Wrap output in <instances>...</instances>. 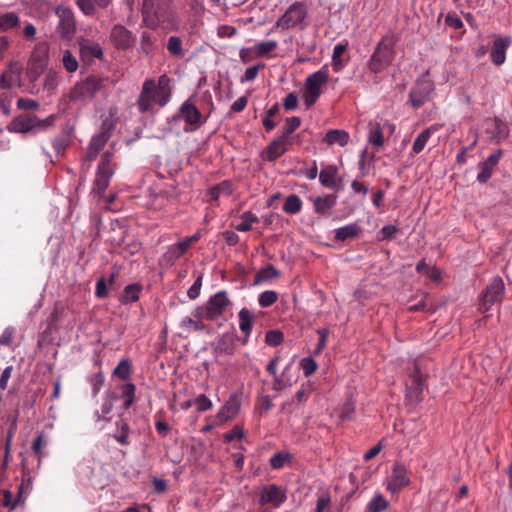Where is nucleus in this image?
<instances>
[{
  "instance_id": "f8f14e48",
  "label": "nucleus",
  "mask_w": 512,
  "mask_h": 512,
  "mask_svg": "<svg viewBox=\"0 0 512 512\" xmlns=\"http://www.w3.org/2000/svg\"><path fill=\"white\" fill-rule=\"evenodd\" d=\"M307 16V11L301 2L293 3L275 23L276 28L287 30L302 23Z\"/></svg>"
},
{
  "instance_id": "c85d7f7f",
  "label": "nucleus",
  "mask_w": 512,
  "mask_h": 512,
  "mask_svg": "<svg viewBox=\"0 0 512 512\" xmlns=\"http://www.w3.org/2000/svg\"><path fill=\"white\" fill-rule=\"evenodd\" d=\"M111 2L112 0H76L77 6L86 16H93L96 13L95 5L106 8Z\"/></svg>"
},
{
  "instance_id": "bb28decb",
  "label": "nucleus",
  "mask_w": 512,
  "mask_h": 512,
  "mask_svg": "<svg viewBox=\"0 0 512 512\" xmlns=\"http://www.w3.org/2000/svg\"><path fill=\"white\" fill-rule=\"evenodd\" d=\"M238 317L239 328L241 332L245 334V338L243 339V344H245L253 328V314L247 308H242L239 311Z\"/></svg>"
},
{
  "instance_id": "6ab92c4d",
  "label": "nucleus",
  "mask_w": 512,
  "mask_h": 512,
  "mask_svg": "<svg viewBox=\"0 0 512 512\" xmlns=\"http://www.w3.org/2000/svg\"><path fill=\"white\" fill-rule=\"evenodd\" d=\"M240 407V397L235 393L230 395L229 399L225 402V404L219 409L218 413L216 414L217 424H223L228 420L234 418L239 412Z\"/></svg>"
},
{
  "instance_id": "39448f33",
  "label": "nucleus",
  "mask_w": 512,
  "mask_h": 512,
  "mask_svg": "<svg viewBox=\"0 0 512 512\" xmlns=\"http://www.w3.org/2000/svg\"><path fill=\"white\" fill-rule=\"evenodd\" d=\"M113 153L104 152L97 167L96 177L92 191L99 197H103L114 174L115 164L112 162Z\"/></svg>"
},
{
  "instance_id": "2eb2a0df",
  "label": "nucleus",
  "mask_w": 512,
  "mask_h": 512,
  "mask_svg": "<svg viewBox=\"0 0 512 512\" xmlns=\"http://www.w3.org/2000/svg\"><path fill=\"white\" fill-rule=\"evenodd\" d=\"M237 337L234 333L226 332L211 342L215 357L232 356L236 350Z\"/></svg>"
},
{
  "instance_id": "9b49d317",
  "label": "nucleus",
  "mask_w": 512,
  "mask_h": 512,
  "mask_svg": "<svg viewBox=\"0 0 512 512\" xmlns=\"http://www.w3.org/2000/svg\"><path fill=\"white\" fill-rule=\"evenodd\" d=\"M433 90L432 81L425 77L418 79L409 92L410 105L415 109L422 107L430 99Z\"/></svg>"
},
{
  "instance_id": "0eeeda50",
  "label": "nucleus",
  "mask_w": 512,
  "mask_h": 512,
  "mask_svg": "<svg viewBox=\"0 0 512 512\" xmlns=\"http://www.w3.org/2000/svg\"><path fill=\"white\" fill-rule=\"evenodd\" d=\"M505 294V285L500 276H495L479 296V310L485 313L491 307L502 301Z\"/></svg>"
},
{
  "instance_id": "72a5a7b5",
  "label": "nucleus",
  "mask_w": 512,
  "mask_h": 512,
  "mask_svg": "<svg viewBox=\"0 0 512 512\" xmlns=\"http://www.w3.org/2000/svg\"><path fill=\"white\" fill-rule=\"evenodd\" d=\"M437 129L435 127H428L424 129L414 140L412 151L414 154H419L425 148L428 140L431 137V134L435 132Z\"/></svg>"
},
{
  "instance_id": "2f4dec72",
  "label": "nucleus",
  "mask_w": 512,
  "mask_h": 512,
  "mask_svg": "<svg viewBox=\"0 0 512 512\" xmlns=\"http://www.w3.org/2000/svg\"><path fill=\"white\" fill-rule=\"evenodd\" d=\"M280 276V271L277 270L272 264H268L256 273L254 279V285H258L262 282L278 278Z\"/></svg>"
},
{
  "instance_id": "7ed1b4c3",
  "label": "nucleus",
  "mask_w": 512,
  "mask_h": 512,
  "mask_svg": "<svg viewBox=\"0 0 512 512\" xmlns=\"http://www.w3.org/2000/svg\"><path fill=\"white\" fill-rule=\"evenodd\" d=\"M397 41L398 36L394 33H388L381 38L366 63L371 73L383 72L392 64L396 55L395 45Z\"/></svg>"
},
{
  "instance_id": "3c124183",
  "label": "nucleus",
  "mask_w": 512,
  "mask_h": 512,
  "mask_svg": "<svg viewBox=\"0 0 512 512\" xmlns=\"http://www.w3.org/2000/svg\"><path fill=\"white\" fill-rule=\"evenodd\" d=\"M347 50V44L339 43L335 45L332 54V66L335 71H338L342 67L341 57Z\"/></svg>"
},
{
  "instance_id": "09e8293b",
  "label": "nucleus",
  "mask_w": 512,
  "mask_h": 512,
  "mask_svg": "<svg viewBox=\"0 0 512 512\" xmlns=\"http://www.w3.org/2000/svg\"><path fill=\"white\" fill-rule=\"evenodd\" d=\"M180 327L186 331L190 332L194 331H203L206 328V325L199 320H194L191 317H184L180 322Z\"/></svg>"
},
{
  "instance_id": "f3484780",
  "label": "nucleus",
  "mask_w": 512,
  "mask_h": 512,
  "mask_svg": "<svg viewBox=\"0 0 512 512\" xmlns=\"http://www.w3.org/2000/svg\"><path fill=\"white\" fill-rule=\"evenodd\" d=\"M512 44V37L509 35H498L493 41L490 58L494 65L501 66L506 61V52Z\"/></svg>"
},
{
  "instance_id": "052dcab7",
  "label": "nucleus",
  "mask_w": 512,
  "mask_h": 512,
  "mask_svg": "<svg viewBox=\"0 0 512 512\" xmlns=\"http://www.w3.org/2000/svg\"><path fill=\"white\" fill-rule=\"evenodd\" d=\"M305 377L311 376L317 369L316 361L311 357L303 358L300 362Z\"/></svg>"
},
{
  "instance_id": "5701e85b",
  "label": "nucleus",
  "mask_w": 512,
  "mask_h": 512,
  "mask_svg": "<svg viewBox=\"0 0 512 512\" xmlns=\"http://www.w3.org/2000/svg\"><path fill=\"white\" fill-rule=\"evenodd\" d=\"M79 54L81 60L86 64L92 63L94 58H103L101 46L98 43H93L85 39L79 42Z\"/></svg>"
},
{
  "instance_id": "dca6fc26",
  "label": "nucleus",
  "mask_w": 512,
  "mask_h": 512,
  "mask_svg": "<svg viewBox=\"0 0 512 512\" xmlns=\"http://www.w3.org/2000/svg\"><path fill=\"white\" fill-rule=\"evenodd\" d=\"M291 144V140H285L281 136H277L261 152L260 157L265 161L274 162L288 151Z\"/></svg>"
},
{
  "instance_id": "c03bdc74",
  "label": "nucleus",
  "mask_w": 512,
  "mask_h": 512,
  "mask_svg": "<svg viewBox=\"0 0 512 512\" xmlns=\"http://www.w3.org/2000/svg\"><path fill=\"white\" fill-rule=\"evenodd\" d=\"M389 506V502L380 493L376 494L368 503L367 512H383Z\"/></svg>"
},
{
  "instance_id": "a211bd4d",
  "label": "nucleus",
  "mask_w": 512,
  "mask_h": 512,
  "mask_svg": "<svg viewBox=\"0 0 512 512\" xmlns=\"http://www.w3.org/2000/svg\"><path fill=\"white\" fill-rule=\"evenodd\" d=\"M484 125L486 132L491 135V139L497 143L507 139L510 134L507 123L498 117L486 119Z\"/></svg>"
},
{
  "instance_id": "a19ab883",
  "label": "nucleus",
  "mask_w": 512,
  "mask_h": 512,
  "mask_svg": "<svg viewBox=\"0 0 512 512\" xmlns=\"http://www.w3.org/2000/svg\"><path fill=\"white\" fill-rule=\"evenodd\" d=\"M167 50L169 54L175 58L184 56L182 40L178 36H170L167 41Z\"/></svg>"
},
{
  "instance_id": "f257e3e1",
  "label": "nucleus",
  "mask_w": 512,
  "mask_h": 512,
  "mask_svg": "<svg viewBox=\"0 0 512 512\" xmlns=\"http://www.w3.org/2000/svg\"><path fill=\"white\" fill-rule=\"evenodd\" d=\"M170 97V78L167 75H161L157 83L154 79H146L137 99V108L140 113H147L152 110L154 103L160 107L165 106Z\"/></svg>"
},
{
  "instance_id": "e2e57ef3",
  "label": "nucleus",
  "mask_w": 512,
  "mask_h": 512,
  "mask_svg": "<svg viewBox=\"0 0 512 512\" xmlns=\"http://www.w3.org/2000/svg\"><path fill=\"white\" fill-rule=\"evenodd\" d=\"M141 49L142 51L150 55L153 53L154 47H153V39L150 33L143 32L141 34Z\"/></svg>"
},
{
  "instance_id": "4be33fe9",
  "label": "nucleus",
  "mask_w": 512,
  "mask_h": 512,
  "mask_svg": "<svg viewBox=\"0 0 512 512\" xmlns=\"http://www.w3.org/2000/svg\"><path fill=\"white\" fill-rule=\"evenodd\" d=\"M410 483L407 475V469L402 463L396 462L393 465L392 477L388 483L387 489L396 492Z\"/></svg>"
},
{
  "instance_id": "bf43d9fd",
  "label": "nucleus",
  "mask_w": 512,
  "mask_h": 512,
  "mask_svg": "<svg viewBox=\"0 0 512 512\" xmlns=\"http://www.w3.org/2000/svg\"><path fill=\"white\" fill-rule=\"evenodd\" d=\"M194 405L198 412H205L213 407L212 401L205 394L198 395L194 400Z\"/></svg>"
},
{
  "instance_id": "774afa93",
  "label": "nucleus",
  "mask_w": 512,
  "mask_h": 512,
  "mask_svg": "<svg viewBox=\"0 0 512 512\" xmlns=\"http://www.w3.org/2000/svg\"><path fill=\"white\" fill-rule=\"evenodd\" d=\"M298 106V97L294 92L287 94V96L283 99V107L286 111H291L296 109Z\"/></svg>"
},
{
  "instance_id": "473e14b6",
  "label": "nucleus",
  "mask_w": 512,
  "mask_h": 512,
  "mask_svg": "<svg viewBox=\"0 0 512 512\" xmlns=\"http://www.w3.org/2000/svg\"><path fill=\"white\" fill-rule=\"evenodd\" d=\"M368 142L376 147H382L384 144L383 130L378 122L369 123Z\"/></svg>"
},
{
  "instance_id": "1a4fd4ad",
  "label": "nucleus",
  "mask_w": 512,
  "mask_h": 512,
  "mask_svg": "<svg viewBox=\"0 0 512 512\" xmlns=\"http://www.w3.org/2000/svg\"><path fill=\"white\" fill-rule=\"evenodd\" d=\"M103 80L96 76H89L86 80L77 83L70 91L69 97L72 101H83L92 99L102 89Z\"/></svg>"
},
{
  "instance_id": "cd10ccee",
  "label": "nucleus",
  "mask_w": 512,
  "mask_h": 512,
  "mask_svg": "<svg viewBox=\"0 0 512 512\" xmlns=\"http://www.w3.org/2000/svg\"><path fill=\"white\" fill-rule=\"evenodd\" d=\"M349 140H350V136H349L348 132H346L345 130H340V129H331V130L327 131V133L324 137V141L328 145L338 144L341 147L346 146L348 144Z\"/></svg>"
},
{
  "instance_id": "6e6d98bb",
  "label": "nucleus",
  "mask_w": 512,
  "mask_h": 512,
  "mask_svg": "<svg viewBox=\"0 0 512 512\" xmlns=\"http://www.w3.org/2000/svg\"><path fill=\"white\" fill-rule=\"evenodd\" d=\"M69 139L68 136L64 133L56 136L52 141V146L56 151L57 156L63 155L66 147L68 146Z\"/></svg>"
},
{
  "instance_id": "5fc2aeb1",
  "label": "nucleus",
  "mask_w": 512,
  "mask_h": 512,
  "mask_svg": "<svg viewBox=\"0 0 512 512\" xmlns=\"http://www.w3.org/2000/svg\"><path fill=\"white\" fill-rule=\"evenodd\" d=\"M284 341V334L280 330H270L265 335V342L272 347L279 346Z\"/></svg>"
},
{
  "instance_id": "20e7f679",
  "label": "nucleus",
  "mask_w": 512,
  "mask_h": 512,
  "mask_svg": "<svg viewBox=\"0 0 512 512\" xmlns=\"http://www.w3.org/2000/svg\"><path fill=\"white\" fill-rule=\"evenodd\" d=\"M55 119V115H50L45 119H40L32 114L20 115L10 123L8 129L12 132L23 134L46 131L54 125Z\"/></svg>"
},
{
  "instance_id": "b1692460",
  "label": "nucleus",
  "mask_w": 512,
  "mask_h": 512,
  "mask_svg": "<svg viewBox=\"0 0 512 512\" xmlns=\"http://www.w3.org/2000/svg\"><path fill=\"white\" fill-rule=\"evenodd\" d=\"M503 151L499 149L495 153L488 156V158L479 163L480 172L477 175V180L480 183H486L492 176L493 168L499 163Z\"/></svg>"
},
{
  "instance_id": "69168bd1",
  "label": "nucleus",
  "mask_w": 512,
  "mask_h": 512,
  "mask_svg": "<svg viewBox=\"0 0 512 512\" xmlns=\"http://www.w3.org/2000/svg\"><path fill=\"white\" fill-rule=\"evenodd\" d=\"M355 412V406L351 401H347L340 410L339 417L343 421L352 420Z\"/></svg>"
},
{
  "instance_id": "c9c22d12",
  "label": "nucleus",
  "mask_w": 512,
  "mask_h": 512,
  "mask_svg": "<svg viewBox=\"0 0 512 512\" xmlns=\"http://www.w3.org/2000/svg\"><path fill=\"white\" fill-rule=\"evenodd\" d=\"M116 426L117 433L114 435L115 440L123 446L129 445L130 427L128 423L123 419H120L119 421L116 422Z\"/></svg>"
},
{
  "instance_id": "393cba45",
  "label": "nucleus",
  "mask_w": 512,
  "mask_h": 512,
  "mask_svg": "<svg viewBox=\"0 0 512 512\" xmlns=\"http://www.w3.org/2000/svg\"><path fill=\"white\" fill-rule=\"evenodd\" d=\"M313 207L315 213L325 216L329 215L331 209L336 205L337 203V195L336 194H328L325 196H318L315 198H312Z\"/></svg>"
},
{
  "instance_id": "ea45409f",
  "label": "nucleus",
  "mask_w": 512,
  "mask_h": 512,
  "mask_svg": "<svg viewBox=\"0 0 512 512\" xmlns=\"http://www.w3.org/2000/svg\"><path fill=\"white\" fill-rule=\"evenodd\" d=\"M302 209V201L299 196L295 194L289 195L283 205V210L287 214H298Z\"/></svg>"
},
{
  "instance_id": "864d4df0",
  "label": "nucleus",
  "mask_w": 512,
  "mask_h": 512,
  "mask_svg": "<svg viewBox=\"0 0 512 512\" xmlns=\"http://www.w3.org/2000/svg\"><path fill=\"white\" fill-rule=\"evenodd\" d=\"M278 299V294L275 291L267 290L259 295L258 302L263 308L270 307Z\"/></svg>"
},
{
  "instance_id": "e433bc0d",
  "label": "nucleus",
  "mask_w": 512,
  "mask_h": 512,
  "mask_svg": "<svg viewBox=\"0 0 512 512\" xmlns=\"http://www.w3.org/2000/svg\"><path fill=\"white\" fill-rule=\"evenodd\" d=\"M301 118L293 116L286 118L282 133L279 135L285 140H291V135L300 127Z\"/></svg>"
},
{
  "instance_id": "4d7b16f0",
  "label": "nucleus",
  "mask_w": 512,
  "mask_h": 512,
  "mask_svg": "<svg viewBox=\"0 0 512 512\" xmlns=\"http://www.w3.org/2000/svg\"><path fill=\"white\" fill-rule=\"evenodd\" d=\"M19 18L14 13H7L0 17V30H8L17 26Z\"/></svg>"
},
{
  "instance_id": "aec40b11",
  "label": "nucleus",
  "mask_w": 512,
  "mask_h": 512,
  "mask_svg": "<svg viewBox=\"0 0 512 512\" xmlns=\"http://www.w3.org/2000/svg\"><path fill=\"white\" fill-rule=\"evenodd\" d=\"M111 40L118 49H128L134 45L135 37L123 25L117 24L111 30Z\"/></svg>"
},
{
  "instance_id": "4468645a",
  "label": "nucleus",
  "mask_w": 512,
  "mask_h": 512,
  "mask_svg": "<svg viewBox=\"0 0 512 512\" xmlns=\"http://www.w3.org/2000/svg\"><path fill=\"white\" fill-rule=\"evenodd\" d=\"M424 387L423 375L418 366H415L406 382V397L410 403L421 401Z\"/></svg>"
},
{
  "instance_id": "37998d69",
  "label": "nucleus",
  "mask_w": 512,
  "mask_h": 512,
  "mask_svg": "<svg viewBox=\"0 0 512 512\" xmlns=\"http://www.w3.org/2000/svg\"><path fill=\"white\" fill-rule=\"evenodd\" d=\"M183 254L179 251L174 244L167 248V251L161 256L160 262L162 265L172 266Z\"/></svg>"
},
{
  "instance_id": "13d9d810",
  "label": "nucleus",
  "mask_w": 512,
  "mask_h": 512,
  "mask_svg": "<svg viewBox=\"0 0 512 512\" xmlns=\"http://www.w3.org/2000/svg\"><path fill=\"white\" fill-rule=\"evenodd\" d=\"M264 67H265L264 63H259L254 66L248 67L245 70L243 76L241 77V80H240L241 83L251 82V81L255 80L258 75L259 70L264 69Z\"/></svg>"
},
{
  "instance_id": "603ef678",
  "label": "nucleus",
  "mask_w": 512,
  "mask_h": 512,
  "mask_svg": "<svg viewBox=\"0 0 512 512\" xmlns=\"http://www.w3.org/2000/svg\"><path fill=\"white\" fill-rule=\"evenodd\" d=\"M331 507V497L327 492L317 494L316 507L314 512L329 511Z\"/></svg>"
},
{
  "instance_id": "58836bf2",
  "label": "nucleus",
  "mask_w": 512,
  "mask_h": 512,
  "mask_svg": "<svg viewBox=\"0 0 512 512\" xmlns=\"http://www.w3.org/2000/svg\"><path fill=\"white\" fill-rule=\"evenodd\" d=\"M110 138V134L103 127L101 131L94 135L89 143V148L100 153Z\"/></svg>"
},
{
  "instance_id": "9d476101",
  "label": "nucleus",
  "mask_w": 512,
  "mask_h": 512,
  "mask_svg": "<svg viewBox=\"0 0 512 512\" xmlns=\"http://www.w3.org/2000/svg\"><path fill=\"white\" fill-rule=\"evenodd\" d=\"M55 13L59 18L57 33L62 39L70 40L76 33V20L70 8L58 6Z\"/></svg>"
},
{
  "instance_id": "0e129e2a",
  "label": "nucleus",
  "mask_w": 512,
  "mask_h": 512,
  "mask_svg": "<svg viewBox=\"0 0 512 512\" xmlns=\"http://www.w3.org/2000/svg\"><path fill=\"white\" fill-rule=\"evenodd\" d=\"M58 86V75L55 71H48L45 80H44V88L46 90L52 91Z\"/></svg>"
},
{
  "instance_id": "423d86ee",
  "label": "nucleus",
  "mask_w": 512,
  "mask_h": 512,
  "mask_svg": "<svg viewBox=\"0 0 512 512\" xmlns=\"http://www.w3.org/2000/svg\"><path fill=\"white\" fill-rule=\"evenodd\" d=\"M328 79L329 72L326 66L306 78L303 98L307 108H310L316 103L321 95V87Z\"/></svg>"
},
{
  "instance_id": "f704fd0d",
  "label": "nucleus",
  "mask_w": 512,
  "mask_h": 512,
  "mask_svg": "<svg viewBox=\"0 0 512 512\" xmlns=\"http://www.w3.org/2000/svg\"><path fill=\"white\" fill-rule=\"evenodd\" d=\"M292 455L286 450L276 452L269 460L272 469H282L286 464L290 463Z\"/></svg>"
},
{
  "instance_id": "a878e982",
  "label": "nucleus",
  "mask_w": 512,
  "mask_h": 512,
  "mask_svg": "<svg viewBox=\"0 0 512 512\" xmlns=\"http://www.w3.org/2000/svg\"><path fill=\"white\" fill-rule=\"evenodd\" d=\"M338 169L334 165H328L319 173V181L322 186L333 189L337 186Z\"/></svg>"
},
{
  "instance_id": "8fccbe9b",
  "label": "nucleus",
  "mask_w": 512,
  "mask_h": 512,
  "mask_svg": "<svg viewBox=\"0 0 512 512\" xmlns=\"http://www.w3.org/2000/svg\"><path fill=\"white\" fill-rule=\"evenodd\" d=\"M62 63L67 72L73 73L78 69V61L70 50H65L62 56Z\"/></svg>"
},
{
  "instance_id": "f03ea898",
  "label": "nucleus",
  "mask_w": 512,
  "mask_h": 512,
  "mask_svg": "<svg viewBox=\"0 0 512 512\" xmlns=\"http://www.w3.org/2000/svg\"><path fill=\"white\" fill-rule=\"evenodd\" d=\"M142 14L150 28L162 25L168 29H175L178 26L170 0H144Z\"/></svg>"
},
{
  "instance_id": "412c9836",
  "label": "nucleus",
  "mask_w": 512,
  "mask_h": 512,
  "mask_svg": "<svg viewBox=\"0 0 512 512\" xmlns=\"http://www.w3.org/2000/svg\"><path fill=\"white\" fill-rule=\"evenodd\" d=\"M286 500L285 493L276 484H269L263 487L259 502L261 505L273 504L279 507Z\"/></svg>"
},
{
  "instance_id": "6e6552de",
  "label": "nucleus",
  "mask_w": 512,
  "mask_h": 512,
  "mask_svg": "<svg viewBox=\"0 0 512 512\" xmlns=\"http://www.w3.org/2000/svg\"><path fill=\"white\" fill-rule=\"evenodd\" d=\"M175 118L183 119L186 124L192 127L191 129L185 128L186 132L197 130L206 122V118L203 117L195 105L194 97H190L182 103Z\"/></svg>"
},
{
  "instance_id": "ddd939ff",
  "label": "nucleus",
  "mask_w": 512,
  "mask_h": 512,
  "mask_svg": "<svg viewBox=\"0 0 512 512\" xmlns=\"http://www.w3.org/2000/svg\"><path fill=\"white\" fill-rule=\"evenodd\" d=\"M232 305L226 291H219L209 298L205 306V317L216 320L222 316L226 309Z\"/></svg>"
},
{
  "instance_id": "de8ad7c7",
  "label": "nucleus",
  "mask_w": 512,
  "mask_h": 512,
  "mask_svg": "<svg viewBox=\"0 0 512 512\" xmlns=\"http://www.w3.org/2000/svg\"><path fill=\"white\" fill-rule=\"evenodd\" d=\"M22 494H23V484H21L18 487V494L15 499H13V494L9 490H5L3 493L4 499H3V506L9 507L11 510H14L17 505L22 501Z\"/></svg>"
},
{
  "instance_id": "79ce46f5",
  "label": "nucleus",
  "mask_w": 512,
  "mask_h": 512,
  "mask_svg": "<svg viewBox=\"0 0 512 512\" xmlns=\"http://www.w3.org/2000/svg\"><path fill=\"white\" fill-rule=\"evenodd\" d=\"M136 386L133 383H126L121 386V397L124 400V408L129 409L135 402Z\"/></svg>"
},
{
  "instance_id": "c756f323",
  "label": "nucleus",
  "mask_w": 512,
  "mask_h": 512,
  "mask_svg": "<svg viewBox=\"0 0 512 512\" xmlns=\"http://www.w3.org/2000/svg\"><path fill=\"white\" fill-rule=\"evenodd\" d=\"M141 291L142 286L138 283L127 285L120 296V302L122 304H130L137 302L139 300V295Z\"/></svg>"
},
{
  "instance_id": "49530a36",
  "label": "nucleus",
  "mask_w": 512,
  "mask_h": 512,
  "mask_svg": "<svg viewBox=\"0 0 512 512\" xmlns=\"http://www.w3.org/2000/svg\"><path fill=\"white\" fill-rule=\"evenodd\" d=\"M241 223L236 225L235 229L240 232H246L251 230L252 224L259 221L258 217L251 211H246L241 215Z\"/></svg>"
},
{
  "instance_id": "680f3d73",
  "label": "nucleus",
  "mask_w": 512,
  "mask_h": 512,
  "mask_svg": "<svg viewBox=\"0 0 512 512\" xmlns=\"http://www.w3.org/2000/svg\"><path fill=\"white\" fill-rule=\"evenodd\" d=\"M317 334L319 335V340L314 350V355H319L326 347L329 330L327 328L318 329Z\"/></svg>"
},
{
  "instance_id": "a18cd8bd",
  "label": "nucleus",
  "mask_w": 512,
  "mask_h": 512,
  "mask_svg": "<svg viewBox=\"0 0 512 512\" xmlns=\"http://www.w3.org/2000/svg\"><path fill=\"white\" fill-rule=\"evenodd\" d=\"M277 47H278V43L275 40H268V41H263V42L257 43L254 46L255 55L257 57H265V56L269 55L271 52H273L274 50H276Z\"/></svg>"
},
{
  "instance_id": "338daca9",
  "label": "nucleus",
  "mask_w": 512,
  "mask_h": 512,
  "mask_svg": "<svg viewBox=\"0 0 512 512\" xmlns=\"http://www.w3.org/2000/svg\"><path fill=\"white\" fill-rule=\"evenodd\" d=\"M445 24L455 30L463 27V22L456 13H448L445 17Z\"/></svg>"
},
{
  "instance_id": "7c9ffc66",
  "label": "nucleus",
  "mask_w": 512,
  "mask_h": 512,
  "mask_svg": "<svg viewBox=\"0 0 512 512\" xmlns=\"http://www.w3.org/2000/svg\"><path fill=\"white\" fill-rule=\"evenodd\" d=\"M361 229L356 223H352L343 227L338 228L335 231L334 239L336 241H345L347 239H352L358 236Z\"/></svg>"
},
{
  "instance_id": "4c0bfd02",
  "label": "nucleus",
  "mask_w": 512,
  "mask_h": 512,
  "mask_svg": "<svg viewBox=\"0 0 512 512\" xmlns=\"http://www.w3.org/2000/svg\"><path fill=\"white\" fill-rule=\"evenodd\" d=\"M132 373V366L130 360L127 358L121 359L113 370V375L121 380H128Z\"/></svg>"
}]
</instances>
